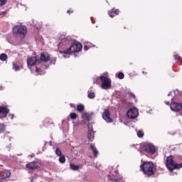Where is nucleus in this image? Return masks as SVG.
Segmentation results:
<instances>
[{
  "label": "nucleus",
  "mask_w": 182,
  "mask_h": 182,
  "mask_svg": "<svg viewBox=\"0 0 182 182\" xmlns=\"http://www.w3.org/2000/svg\"><path fill=\"white\" fill-rule=\"evenodd\" d=\"M26 167H27V168L33 170L35 168H38L39 166H38V164H36V162L33 161V162H29L28 164H27Z\"/></svg>",
  "instance_id": "nucleus-16"
},
{
  "label": "nucleus",
  "mask_w": 182,
  "mask_h": 182,
  "mask_svg": "<svg viewBox=\"0 0 182 182\" xmlns=\"http://www.w3.org/2000/svg\"><path fill=\"white\" fill-rule=\"evenodd\" d=\"M77 112H82L85 110V106L83 105L80 104L77 106Z\"/></svg>",
  "instance_id": "nucleus-21"
},
{
  "label": "nucleus",
  "mask_w": 182,
  "mask_h": 182,
  "mask_svg": "<svg viewBox=\"0 0 182 182\" xmlns=\"http://www.w3.org/2000/svg\"><path fill=\"white\" fill-rule=\"evenodd\" d=\"M89 50V46H84V50Z\"/></svg>",
  "instance_id": "nucleus-38"
},
{
  "label": "nucleus",
  "mask_w": 182,
  "mask_h": 182,
  "mask_svg": "<svg viewBox=\"0 0 182 182\" xmlns=\"http://www.w3.org/2000/svg\"><path fill=\"white\" fill-rule=\"evenodd\" d=\"M50 60V57L48 53H42L41 54V62H49Z\"/></svg>",
  "instance_id": "nucleus-13"
},
{
  "label": "nucleus",
  "mask_w": 182,
  "mask_h": 182,
  "mask_svg": "<svg viewBox=\"0 0 182 182\" xmlns=\"http://www.w3.org/2000/svg\"><path fill=\"white\" fill-rule=\"evenodd\" d=\"M67 14H69L70 15V14H73V10H72V9L68 10Z\"/></svg>",
  "instance_id": "nucleus-36"
},
{
  "label": "nucleus",
  "mask_w": 182,
  "mask_h": 182,
  "mask_svg": "<svg viewBox=\"0 0 182 182\" xmlns=\"http://www.w3.org/2000/svg\"><path fill=\"white\" fill-rule=\"evenodd\" d=\"M87 127V139L90 141H93V140H95V132H93V126L92 124H88Z\"/></svg>",
  "instance_id": "nucleus-8"
},
{
  "label": "nucleus",
  "mask_w": 182,
  "mask_h": 182,
  "mask_svg": "<svg viewBox=\"0 0 182 182\" xmlns=\"http://www.w3.org/2000/svg\"><path fill=\"white\" fill-rule=\"evenodd\" d=\"M6 15V11H1L0 12V16H5Z\"/></svg>",
  "instance_id": "nucleus-35"
},
{
  "label": "nucleus",
  "mask_w": 182,
  "mask_h": 182,
  "mask_svg": "<svg viewBox=\"0 0 182 182\" xmlns=\"http://www.w3.org/2000/svg\"><path fill=\"white\" fill-rule=\"evenodd\" d=\"M82 48L83 47L80 43H75L65 51L60 52V53L63 55V58H69V55H70V53H77V52H80V50H82Z\"/></svg>",
  "instance_id": "nucleus-2"
},
{
  "label": "nucleus",
  "mask_w": 182,
  "mask_h": 182,
  "mask_svg": "<svg viewBox=\"0 0 182 182\" xmlns=\"http://www.w3.org/2000/svg\"><path fill=\"white\" fill-rule=\"evenodd\" d=\"M6 4V0H0V6L5 5Z\"/></svg>",
  "instance_id": "nucleus-34"
},
{
  "label": "nucleus",
  "mask_w": 182,
  "mask_h": 182,
  "mask_svg": "<svg viewBox=\"0 0 182 182\" xmlns=\"http://www.w3.org/2000/svg\"><path fill=\"white\" fill-rule=\"evenodd\" d=\"M9 113V109L5 106H0V119H4L8 116Z\"/></svg>",
  "instance_id": "nucleus-11"
},
{
  "label": "nucleus",
  "mask_w": 182,
  "mask_h": 182,
  "mask_svg": "<svg viewBox=\"0 0 182 182\" xmlns=\"http://www.w3.org/2000/svg\"><path fill=\"white\" fill-rule=\"evenodd\" d=\"M142 150L149 154H154L156 153V146L150 143L145 144L142 147Z\"/></svg>",
  "instance_id": "nucleus-6"
},
{
  "label": "nucleus",
  "mask_w": 182,
  "mask_h": 182,
  "mask_svg": "<svg viewBox=\"0 0 182 182\" xmlns=\"http://www.w3.org/2000/svg\"><path fill=\"white\" fill-rule=\"evenodd\" d=\"M21 69V67H19L18 65L13 63V70H15V72H18Z\"/></svg>",
  "instance_id": "nucleus-27"
},
{
  "label": "nucleus",
  "mask_w": 182,
  "mask_h": 182,
  "mask_svg": "<svg viewBox=\"0 0 182 182\" xmlns=\"http://www.w3.org/2000/svg\"><path fill=\"white\" fill-rule=\"evenodd\" d=\"M131 97H134V99L136 97V95H134V94L131 93Z\"/></svg>",
  "instance_id": "nucleus-39"
},
{
  "label": "nucleus",
  "mask_w": 182,
  "mask_h": 182,
  "mask_svg": "<svg viewBox=\"0 0 182 182\" xmlns=\"http://www.w3.org/2000/svg\"><path fill=\"white\" fill-rule=\"evenodd\" d=\"M28 33V28L25 26L17 25L13 28V35L23 39Z\"/></svg>",
  "instance_id": "nucleus-1"
},
{
  "label": "nucleus",
  "mask_w": 182,
  "mask_h": 182,
  "mask_svg": "<svg viewBox=\"0 0 182 182\" xmlns=\"http://www.w3.org/2000/svg\"><path fill=\"white\" fill-rule=\"evenodd\" d=\"M36 73L37 75H45V71H43L41 69L36 68Z\"/></svg>",
  "instance_id": "nucleus-24"
},
{
  "label": "nucleus",
  "mask_w": 182,
  "mask_h": 182,
  "mask_svg": "<svg viewBox=\"0 0 182 182\" xmlns=\"http://www.w3.org/2000/svg\"><path fill=\"white\" fill-rule=\"evenodd\" d=\"M104 76H107V73H104Z\"/></svg>",
  "instance_id": "nucleus-41"
},
{
  "label": "nucleus",
  "mask_w": 182,
  "mask_h": 182,
  "mask_svg": "<svg viewBox=\"0 0 182 182\" xmlns=\"http://www.w3.org/2000/svg\"><path fill=\"white\" fill-rule=\"evenodd\" d=\"M70 167L71 170H74V171H77V170H79V166H76V165H75V164H71L70 165Z\"/></svg>",
  "instance_id": "nucleus-26"
},
{
  "label": "nucleus",
  "mask_w": 182,
  "mask_h": 182,
  "mask_svg": "<svg viewBox=\"0 0 182 182\" xmlns=\"http://www.w3.org/2000/svg\"><path fill=\"white\" fill-rule=\"evenodd\" d=\"M82 117L86 122L90 121V114H89L88 113L85 112V113L82 114Z\"/></svg>",
  "instance_id": "nucleus-20"
},
{
  "label": "nucleus",
  "mask_w": 182,
  "mask_h": 182,
  "mask_svg": "<svg viewBox=\"0 0 182 182\" xmlns=\"http://www.w3.org/2000/svg\"><path fill=\"white\" fill-rule=\"evenodd\" d=\"M100 80L101 81V87L105 90H107L112 87V80L105 75H101L100 77Z\"/></svg>",
  "instance_id": "nucleus-5"
},
{
  "label": "nucleus",
  "mask_w": 182,
  "mask_h": 182,
  "mask_svg": "<svg viewBox=\"0 0 182 182\" xmlns=\"http://www.w3.org/2000/svg\"><path fill=\"white\" fill-rule=\"evenodd\" d=\"M174 59L177 60L178 59L181 63H182V58L178 55H173Z\"/></svg>",
  "instance_id": "nucleus-33"
},
{
  "label": "nucleus",
  "mask_w": 182,
  "mask_h": 182,
  "mask_svg": "<svg viewBox=\"0 0 182 182\" xmlns=\"http://www.w3.org/2000/svg\"><path fill=\"white\" fill-rule=\"evenodd\" d=\"M9 149H10L9 146H8Z\"/></svg>",
  "instance_id": "nucleus-42"
},
{
  "label": "nucleus",
  "mask_w": 182,
  "mask_h": 182,
  "mask_svg": "<svg viewBox=\"0 0 182 182\" xmlns=\"http://www.w3.org/2000/svg\"><path fill=\"white\" fill-rule=\"evenodd\" d=\"M102 116V119L107 122V123H113V119L110 118V112L109 109H105Z\"/></svg>",
  "instance_id": "nucleus-9"
},
{
  "label": "nucleus",
  "mask_w": 182,
  "mask_h": 182,
  "mask_svg": "<svg viewBox=\"0 0 182 182\" xmlns=\"http://www.w3.org/2000/svg\"><path fill=\"white\" fill-rule=\"evenodd\" d=\"M4 132H5V125L0 124V133H4Z\"/></svg>",
  "instance_id": "nucleus-29"
},
{
  "label": "nucleus",
  "mask_w": 182,
  "mask_h": 182,
  "mask_svg": "<svg viewBox=\"0 0 182 182\" xmlns=\"http://www.w3.org/2000/svg\"><path fill=\"white\" fill-rule=\"evenodd\" d=\"M119 9L114 10V9H112L111 11H108V15L110 18H114L116 15H119Z\"/></svg>",
  "instance_id": "nucleus-17"
},
{
  "label": "nucleus",
  "mask_w": 182,
  "mask_h": 182,
  "mask_svg": "<svg viewBox=\"0 0 182 182\" xmlns=\"http://www.w3.org/2000/svg\"><path fill=\"white\" fill-rule=\"evenodd\" d=\"M70 119H72V120H76V119L77 118V114H76V113L75 112H72L70 114Z\"/></svg>",
  "instance_id": "nucleus-23"
},
{
  "label": "nucleus",
  "mask_w": 182,
  "mask_h": 182,
  "mask_svg": "<svg viewBox=\"0 0 182 182\" xmlns=\"http://www.w3.org/2000/svg\"><path fill=\"white\" fill-rule=\"evenodd\" d=\"M119 79H124V74L122 72H119L117 75Z\"/></svg>",
  "instance_id": "nucleus-30"
},
{
  "label": "nucleus",
  "mask_w": 182,
  "mask_h": 182,
  "mask_svg": "<svg viewBox=\"0 0 182 182\" xmlns=\"http://www.w3.org/2000/svg\"><path fill=\"white\" fill-rule=\"evenodd\" d=\"M59 161L60 163H61L62 164H65L66 162V158H65L64 156H60V158H59Z\"/></svg>",
  "instance_id": "nucleus-25"
},
{
  "label": "nucleus",
  "mask_w": 182,
  "mask_h": 182,
  "mask_svg": "<svg viewBox=\"0 0 182 182\" xmlns=\"http://www.w3.org/2000/svg\"><path fill=\"white\" fill-rule=\"evenodd\" d=\"M36 62H38L36 57H31L27 60V65L28 68H31V66H33Z\"/></svg>",
  "instance_id": "nucleus-14"
},
{
  "label": "nucleus",
  "mask_w": 182,
  "mask_h": 182,
  "mask_svg": "<svg viewBox=\"0 0 182 182\" xmlns=\"http://www.w3.org/2000/svg\"><path fill=\"white\" fill-rule=\"evenodd\" d=\"M6 59H8V56L6 55V54L2 53L0 55V60H1L2 62H5Z\"/></svg>",
  "instance_id": "nucleus-22"
},
{
  "label": "nucleus",
  "mask_w": 182,
  "mask_h": 182,
  "mask_svg": "<svg viewBox=\"0 0 182 182\" xmlns=\"http://www.w3.org/2000/svg\"><path fill=\"white\" fill-rule=\"evenodd\" d=\"M165 104L168 105H170V102L168 101H165Z\"/></svg>",
  "instance_id": "nucleus-40"
},
{
  "label": "nucleus",
  "mask_w": 182,
  "mask_h": 182,
  "mask_svg": "<svg viewBox=\"0 0 182 182\" xmlns=\"http://www.w3.org/2000/svg\"><path fill=\"white\" fill-rule=\"evenodd\" d=\"M141 170L143 171L144 174L146 176H152L154 171L153 168H154V165L153 162L151 161H145L141 166Z\"/></svg>",
  "instance_id": "nucleus-4"
},
{
  "label": "nucleus",
  "mask_w": 182,
  "mask_h": 182,
  "mask_svg": "<svg viewBox=\"0 0 182 182\" xmlns=\"http://www.w3.org/2000/svg\"><path fill=\"white\" fill-rule=\"evenodd\" d=\"M170 107L172 112H180L181 110H182V102H171L170 105Z\"/></svg>",
  "instance_id": "nucleus-10"
},
{
  "label": "nucleus",
  "mask_w": 182,
  "mask_h": 182,
  "mask_svg": "<svg viewBox=\"0 0 182 182\" xmlns=\"http://www.w3.org/2000/svg\"><path fill=\"white\" fill-rule=\"evenodd\" d=\"M137 136L138 137H143V136H144V132H143V131H138Z\"/></svg>",
  "instance_id": "nucleus-32"
},
{
  "label": "nucleus",
  "mask_w": 182,
  "mask_h": 182,
  "mask_svg": "<svg viewBox=\"0 0 182 182\" xmlns=\"http://www.w3.org/2000/svg\"><path fill=\"white\" fill-rule=\"evenodd\" d=\"M95 96L96 95H95V92H89L88 93L89 99H95Z\"/></svg>",
  "instance_id": "nucleus-31"
},
{
  "label": "nucleus",
  "mask_w": 182,
  "mask_h": 182,
  "mask_svg": "<svg viewBox=\"0 0 182 182\" xmlns=\"http://www.w3.org/2000/svg\"><path fill=\"white\" fill-rule=\"evenodd\" d=\"M70 38L65 37L61 40L60 43L58 45L59 49L62 48V46H68V45H70Z\"/></svg>",
  "instance_id": "nucleus-12"
},
{
  "label": "nucleus",
  "mask_w": 182,
  "mask_h": 182,
  "mask_svg": "<svg viewBox=\"0 0 182 182\" xmlns=\"http://www.w3.org/2000/svg\"><path fill=\"white\" fill-rule=\"evenodd\" d=\"M14 116L15 115H14V114H9V117L12 120V119H14Z\"/></svg>",
  "instance_id": "nucleus-37"
},
{
  "label": "nucleus",
  "mask_w": 182,
  "mask_h": 182,
  "mask_svg": "<svg viewBox=\"0 0 182 182\" xmlns=\"http://www.w3.org/2000/svg\"><path fill=\"white\" fill-rule=\"evenodd\" d=\"M55 154H57V156H62V151L60 150V148H57L55 150Z\"/></svg>",
  "instance_id": "nucleus-28"
},
{
  "label": "nucleus",
  "mask_w": 182,
  "mask_h": 182,
  "mask_svg": "<svg viewBox=\"0 0 182 182\" xmlns=\"http://www.w3.org/2000/svg\"><path fill=\"white\" fill-rule=\"evenodd\" d=\"M178 95H180V91L178 90H176L170 92L168 94V96H171V100H174V99H176V96H178Z\"/></svg>",
  "instance_id": "nucleus-15"
},
{
  "label": "nucleus",
  "mask_w": 182,
  "mask_h": 182,
  "mask_svg": "<svg viewBox=\"0 0 182 182\" xmlns=\"http://www.w3.org/2000/svg\"><path fill=\"white\" fill-rule=\"evenodd\" d=\"M166 166L169 170V171H173V170L180 169L182 168V163L181 164H175L174 159H173V156H169L166 158Z\"/></svg>",
  "instance_id": "nucleus-3"
},
{
  "label": "nucleus",
  "mask_w": 182,
  "mask_h": 182,
  "mask_svg": "<svg viewBox=\"0 0 182 182\" xmlns=\"http://www.w3.org/2000/svg\"><path fill=\"white\" fill-rule=\"evenodd\" d=\"M127 116L129 119H136L139 117V110L135 107H131L128 110Z\"/></svg>",
  "instance_id": "nucleus-7"
},
{
  "label": "nucleus",
  "mask_w": 182,
  "mask_h": 182,
  "mask_svg": "<svg viewBox=\"0 0 182 182\" xmlns=\"http://www.w3.org/2000/svg\"><path fill=\"white\" fill-rule=\"evenodd\" d=\"M8 177H11V172L9 171H3L1 173V180H5V178H8Z\"/></svg>",
  "instance_id": "nucleus-18"
},
{
  "label": "nucleus",
  "mask_w": 182,
  "mask_h": 182,
  "mask_svg": "<svg viewBox=\"0 0 182 182\" xmlns=\"http://www.w3.org/2000/svg\"><path fill=\"white\" fill-rule=\"evenodd\" d=\"M90 149L93 151V154L95 157H97V154H99V151H97V148L93 144H91Z\"/></svg>",
  "instance_id": "nucleus-19"
}]
</instances>
